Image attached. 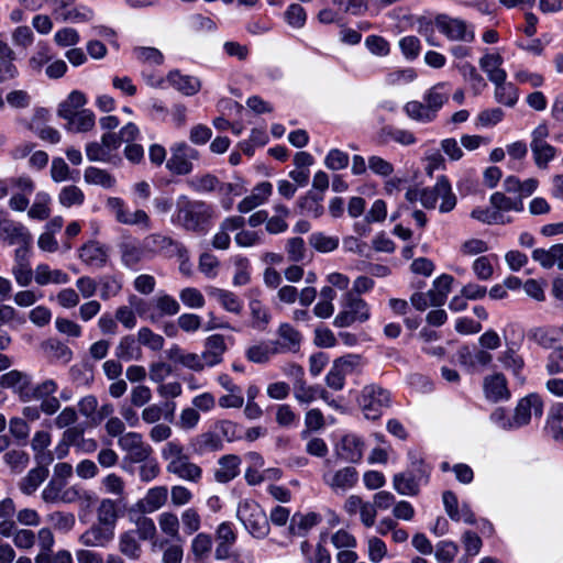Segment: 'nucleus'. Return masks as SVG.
Instances as JSON below:
<instances>
[{
  "instance_id": "2f4dec72",
  "label": "nucleus",
  "mask_w": 563,
  "mask_h": 563,
  "mask_svg": "<svg viewBox=\"0 0 563 563\" xmlns=\"http://www.w3.org/2000/svg\"><path fill=\"white\" fill-rule=\"evenodd\" d=\"M115 356L125 362L140 360L142 356V350L139 341H136L133 335L123 336L115 347Z\"/></svg>"
},
{
  "instance_id": "72a5a7b5",
  "label": "nucleus",
  "mask_w": 563,
  "mask_h": 563,
  "mask_svg": "<svg viewBox=\"0 0 563 563\" xmlns=\"http://www.w3.org/2000/svg\"><path fill=\"white\" fill-rule=\"evenodd\" d=\"M187 186L195 192L206 194L219 189V178L210 173L196 175L186 181Z\"/></svg>"
},
{
  "instance_id": "09e8293b",
  "label": "nucleus",
  "mask_w": 563,
  "mask_h": 563,
  "mask_svg": "<svg viewBox=\"0 0 563 563\" xmlns=\"http://www.w3.org/2000/svg\"><path fill=\"white\" fill-rule=\"evenodd\" d=\"M59 203L66 208L71 206H80L84 203L85 195L82 190L75 186H65L58 195Z\"/></svg>"
},
{
  "instance_id": "ddd939ff",
  "label": "nucleus",
  "mask_w": 563,
  "mask_h": 563,
  "mask_svg": "<svg viewBox=\"0 0 563 563\" xmlns=\"http://www.w3.org/2000/svg\"><path fill=\"white\" fill-rule=\"evenodd\" d=\"M363 452L364 441L354 433L344 434L334 445L336 457L346 463H358Z\"/></svg>"
},
{
  "instance_id": "49530a36",
  "label": "nucleus",
  "mask_w": 563,
  "mask_h": 563,
  "mask_svg": "<svg viewBox=\"0 0 563 563\" xmlns=\"http://www.w3.org/2000/svg\"><path fill=\"white\" fill-rule=\"evenodd\" d=\"M212 539L207 533H198L191 541V553L195 560L202 562L211 552Z\"/></svg>"
},
{
  "instance_id": "393cba45",
  "label": "nucleus",
  "mask_w": 563,
  "mask_h": 563,
  "mask_svg": "<svg viewBox=\"0 0 563 563\" xmlns=\"http://www.w3.org/2000/svg\"><path fill=\"white\" fill-rule=\"evenodd\" d=\"M222 439L214 432L201 433L191 442L192 450L198 455L219 451L222 449Z\"/></svg>"
},
{
  "instance_id": "9b49d317",
  "label": "nucleus",
  "mask_w": 563,
  "mask_h": 563,
  "mask_svg": "<svg viewBox=\"0 0 563 563\" xmlns=\"http://www.w3.org/2000/svg\"><path fill=\"white\" fill-rule=\"evenodd\" d=\"M143 242L144 249L151 252H159L169 257L177 256L180 260L188 257L185 245L169 236L155 233L146 236Z\"/></svg>"
},
{
  "instance_id": "774afa93",
  "label": "nucleus",
  "mask_w": 563,
  "mask_h": 563,
  "mask_svg": "<svg viewBox=\"0 0 563 563\" xmlns=\"http://www.w3.org/2000/svg\"><path fill=\"white\" fill-rule=\"evenodd\" d=\"M350 162L347 153L333 148L325 156L324 165L331 170H340L346 168Z\"/></svg>"
},
{
  "instance_id": "9d476101",
  "label": "nucleus",
  "mask_w": 563,
  "mask_h": 563,
  "mask_svg": "<svg viewBox=\"0 0 563 563\" xmlns=\"http://www.w3.org/2000/svg\"><path fill=\"white\" fill-rule=\"evenodd\" d=\"M361 360L358 354H347L336 358L325 377L328 387H343L345 376L356 371Z\"/></svg>"
},
{
  "instance_id": "052dcab7",
  "label": "nucleus",
  "mask_w": 563,
  "mask_h": 563,
  "mask_svg": "<svg viewBox=\"0 0 563 563\" xmlns=\"http://www.w3.org/2000/svg\"><path fill=\"white\" fill-rule=\"evenodd\" d=\"M49 196L46 192H38L36 199L29 210V217L37 220H46L49 217Z\"/></svg>"
},
{
  "instance_id": "7c9ffc66",
  "label": "nucleus",
  "mask_w": 563,
  "mask_h": 563,
  "mask_svg": "<svg viewBox=\"0 0 563 563\" xmlns=\"http://www.w3.org/2000/svg\"><path fill=\"white\" fill-rule=\"evenodd\" d=\"M141 539L130 530L119 537V550L130 560H139L142 555Z\"/></svg>"
},
{
  "instance_id": "412c9836",
  "label": "nucleus",
  "mask_w": 563,
  "mask_h": 563,
  "mask_svg": "<svg viewBox=\"0 0 563 563\" xmlns=\"http://www.w3.org/2000/svg\"><path fill=\"white\" fill-rule=\"evenodd\" d=\"M227 350L224 336L222 334H212L205 341V351L201 353L205 363L213 366L222 362V355Z\"/></svg>"
},
{
  "instance_id": "bf43d9fd",
  "label": "nucleus",
  "mask_w": 563,
  "mask_h": 563,
  "mask_svg": "<svg viewBox=\"0 0 563 563\" xmlns=\"http://www.w3.org/2000/svg\"><path fill=\"white\" fill-rule=\"evenodd\" d=\"M278 352V347H271L268 344H257L247 349L246 357L253 363H266L269 360L271 354Z\"/></svg>"
},
{
  "instance_id": "37998d69",
  "label": "nucleus",
  "mask_w": 563,
  "mask_h": 563,
  "mask_svg": "<svg viewBox=\"0 0 563 563\" xmlns=\"http://www.w3.org/2000/svg\"><path fill=\"white\" fill-rule=\"evenodd\" d=\"M404 111L406 114L416 121L431 122L435 119V114L431 112L426 103L420 101H409L405 104Z\"/></svg>"
},
{
  "instance_id": "4468645a",
  "label": "nucleus",
  "mask_w": 563,
  "mask_h": 563,
  "mask_svg": "<svg viewBox=\"0 0 563 563\" xmlns=\"http://www.w3.org/2000/svg\"><path fill=\"white\" fill-rule=\"evenodd\" d=\"M543 411V402L537 393H531L523 397L516 407L514 415L515 427H521L527 424L532 415L541 417Z\"/></svg>"
},
{
  "instance_id": "473e14b6",
  "label": "nucleus",
  "mask_w": 563,
  "mask_h": 563,
  "mask_svg": "<svg viewBox=\"0 0 563 563\" xmlns=\"http://www.w3.org/2000/svg\"><path fill=\"white\" fill-rule=\"evenodd\" d=\"M320 396L325 402L334 408H344L341 400L334 399L328 389H296V399L305 405L310 404L316 397Z\"/></svg>"
},
{
  "instance_id": "20e7f679",
  "label": "nucleus",
  "mask_w": 563,
  "mask_h": 563,
  "mask_svg": "<svg viewBox=\"0 0 563 563\" xmlns=\"http://www.w3.org/2000/svg\"><path fill=\"white\" fill-rule=\"evenodd\" d=\"M341 306L342 310L333 320V325L336 328H347L355 322L363 323L369 319L367 302L354 292H345Z\"/></svg>"
},
{
  "instance_id": "c85d7f7f",
  "label": "nucleus",
  "mask_w": 563,
  "mask_h": 563,
  "mask_svg": "<svg viewBox=\"0 0 563 563\" xmlns=\"http://www.w3.org/2000/svg\"><path fill=\"white\" fill-rule=\"evenodd\" d=\"M119 250L121 261L128 268H135L144 256V245L141 246L136 241H124L120 243Z\"/></svg>"
},
{
  "instance_id": "603ef678",
  "label": "nucleus",
  "mask_w": 563,
  "mask_h": 563,
  "mask_svg": "<svg viewBox=\"0 0 563 563\" xmlns=\"http://www.w3.org/2000/svg\"><path fill=\"white\" fill-rule=\"evenodd\" d=\"M158 526L163 533L173 539H179V519L177 515L165 511L158 516Z\"/></svg>"
},
{
  "instance_id": "aec40b11",
  "label": "nucleus",
  "mask_w": 563,
  "mask_h": 563,
  "mask_svg": "<svg viewBox=\"0 0 563 563\" xmlns=\"http://www.w3.org/2000/svg\"><path fill=\"white\" fill-rule=\"evenodd\" d=\"M167 497L166 486H155L150 488L145 496L136 503V507L142 514H152L166 504Z\"/></svg>"
},
{
  "instance_id": "338daca9",
  "label": "nucleus",
  "mask_w": 563,
  "mask_h": 563,
  "mask_svg": "<svg viewBox=\"0 0 563 563\" xmlns=\"http://www.w3.org/2000/svg\"><path fill=\"white\" fill-rule=\"evenodd\" d=\"M3 460L15 473H21L29 464V455L22 450L7 452Z\"/></svg>"
},
{
  "instance_id": "a18cd8bd",
  "label": "nucleus",
  "mask_w": 563,
  "mask_h": 563,
  "mask_svg": "<svg viewBox=\"0 0 563 563\" xmlns=\"http://www.w3.org/2000/svg\"><path fill=\"white\" fill-rule=\"evenodd\" d=\"M43 350L52 357L60 360L65 363L69 362L73 357L71 350L63 342L56 339H48L42 343Z\"/></svg>"
},
{
  "instance_id": "e2e57ef3",
  "label": "nucleus",
  "mask_w": 563,
  "mask_h": 563,
  "mask_svg": "<svg viewBox=\"0 0 563 563\" xmlns=\"http://www.w3.org/2000/svg\"><path fill=\"white\" fill-rule=\"evenodd\" d=\"M249 306L253 318V327L264 330L271 320L267 309L257 299L251 300Z\"/></svg>"
},
{
  "instance_id": "6e6552de",
  "label": "nucleus",
  "mask_w": 563,
  "mask_h": 563,
  "mask_svg": "<svg viewBox=\"0 0 563 563\" xmlns=\"http://www.w3.org/2000/svg\"><path fill=\"white\" fill-rule=\"evenodd\" d=\"M119 448L125 452L124 461L137 464L145 461L153 453L150 444L144 442L141 433L126 432L118 440Z\"/></svg>"
},
{
  "instance_id": "864d4df0",
  "label": "nucleus",
  "mask_w": 563,
  "mask_h": 563,
  "mask_svg": "<svg viewBox=\"0 0 563 563\" xmlns=\"http://www.w3.org/2000/svg\"><path fill=\"white\" fill-rule=\"evenodd\" d=\"M309 243L318 252L328 253L334 251L339 246V239L327 236L321 232H316L309 236Z\"/></svg>"
},
{
  "instance_id": "a211bd4d",
  "label": "nucleus",
  "mask_w": 563,
  "mask_h": 563,
  "mask_svg": "<svg viewBox=\"0 0 563 563\" xmlns=\"http://www.w3.org/2000/svg\"><path fill=\"white\" fill-rule=\"evenodd\" d=\"M0 236L10 245L31 244L32 235L21 223L14 221H3L0 224Z\"/></svg>"
},
{
  "instance_id": "f8f14e48",
  "label": "nucleus",
  "mask_w": 563,
  "mask_h": 563,
  "mask_svg": "<svg viewBox=\"0 0 563 563\" xmlns=\"http://www.w3.org/2000/svg\"><path fill=\"white\" fill-rule=\"evenodd\" d=\"M107 208L114 213L119 223L126 225H143L146 229L151 227L150 217L144 210L130 212L125 209L123 199L119 197H110L107 200Z\"/></svg>"
},
{
  "instance_id": "e433bc0d",
  "label": "nucleus",
  "mask_w": 563,
  "mask_h": 563,
  "mask_svg": "<svg viewBox=\"0 0 563 563\" xmlns=\"http://www.w3.org/2000/svg\"><path fill=\"white\" fill-rule=\"evenodd\" d=\"M438 190L442 199L439 210L442 213L452 211L456 206V196L452 192L450 180L445 175L438 177Z\"/></svg>"
},
{
  "instance_id": "680f3d73",
  "label": "nucleus",
  "mask_w": 563,
  "mask_h": 563,
  "mask_svg": "<svg viewBox=\"0 0 563 563\" xmlns=\"http://www.w3.org/2000/svg\"><path fill=\"white\" fill-rule=\"evenodd\" d=\"M142 541L152 540L156 534V527L153 519L142 516L135 522V528L130 529Z\"/></svg>"
},
{
  "instance_id": "2eb2a0df",
  "label": "nucleus",
  "mask_w": 563,
  "mask_h": 563,
  "mask_svg": "<svg viewBox=\"0 0 563 563\" xmlns=\"http://www.w3.org/2000/svg\"><path fill=\"white\" fill-rule=\"evenodd\" d=\"M124 509L125 501L122 499L102 498L96 509L97 522L114 530Z\"/></svg>"
},
{
  "instance_id": "8fccbe9b",
  "label": "nucleus",
  "mask_w": 563,
  "mask_h": 563,
  "mask_svg": "<svg viewBox=\"0 0 563 563\" xmlns=\"http://www.w3.org/2000/svg\"><path fill=\"white\" fill-rule=\"evenodd\" d=\"M459 553V547L455 542L443 540L437 543L434 556L438 563H453Z\"/></svg>"
},
{
  "instance_id": "4be33fe9",
  "label": "nucleus",
  "mask_w": 563,
  "mask_h": 563,
  "mask_svg": "<svg viewBox=\"0 0 563 563\" xmlns=\"http://www.w3.org/2000/svg\"><path fill=\"white\" fill-rule=\"evenodd\" d=\"M15 52L7 42L0 40V82H5L18 77L19 70L14 65Z\"/></svg>"
},
{
  "instance_id": "0eeeda50",
  "label": "nucleus",
  "mask_w": 563,
  "mask_h": 563,
  "mask_svg": "<svg viewBox=\"0 0 563 563\" xmlns=\"http://www.w3.org/2000/svg\"><path fill=\"white\" fill-rule=\"evenodd\" d=\"M331 461H324L322 481L334 494H345L358 482V472L353 466H343L339 470L330 467Z\"/></svg>"
},
{
  "instance_id": "b1692460",
  "label": "nucleus",
  "mask_w": 563,
  "mask_h": 563,
  "mask_svg": "<svg viewBox=\"0 0 563 563\" xmlns=\"http://www.w3.org/2000/svg\"><path fill=\"white\" fill-rule=\"evenodd\" d=\"M20 397L24 400L30 399L31 397L41 400V409L47 413H55L59 407V400L56 396L49 395L48 393H43V389H18Z\"/></svg>"
},
{
  "instance_id": "a19ab883",
  "label": "nucleus",
  "mask_w": 563,
  "mask_h": 563,
  "mask_svg": "<svg viewBox=\"0 0 563 563\" xmlns=\"http://www.w3.org/2000/svg\"><path fill=\"white\" fill-rule=\"evenodd\" d=\"M278 335L284 340L282 349L297 352L300 346L301 334L289 323H282L278 328Z\"/></svg>"
},
{
  "instance_id": "dca6fc26",
  "label": "nucleus",
  "mask_w": 563,
  "mask_h": 563,
  "mask_svg": "<svg viewBox=\"0 0 563 563\" xmlns=\"http://www.w3.org/2000/svg\"><path fill=\"white\" fill-rule=\"evenodd\" d=\"M78 256L86 265L102 268L108 263L109 250L100 242L90 240L80 246Z\"/></svg>"
},
{
  "instance_id": "1a4fd4ad",
  "label": "nucleus",
  "mask_w": 563,
  "mask_h": 563,
  "mask_svg": "<svg viewBox=\"0 0 563 563\" xmlns=\"http://www.w3.org/2000/svg\"><path fill=\"white\" fill-rule=\"evenodd\" d=\"M389 399L387 389H364L357 401L365 418L374 420L382 415L383 408L388 406Z\"/></svg>"
},
{
  "instance_id": "39448f33",
  "label": "nucleus",
  "mask_w": 563,
  "mask_h": 563,
  "mask_svg": "<svg viewBox=\"0 0 563 563\" xmlns=\"http://www.w3.org/2000/svg\"><path fill=\"white\" fill-rule=\"evenodd\" d=\"M170 157L166 161V168L176 176L189 175L194 170V161L200 158V153L185 141L176 142L170 146Z\"/></svg>"
},
{
  "instance_id": "f3484780",
  "label": "nucleus",
  "mask_w": 563,
  "mask_h": 563,
  "mask_svg": "<svg viewBox=\"0 0 563 563\" xmlns=\"http://www.w3.org/2000/svg\"><path fill=\"white\" fill-rule=\"evenodd\" d=\"M113 537L114 530L96 522L80 534L79 542L85 547L103 548Z\"/></svg>"
},
{
  "instance_id": "bb28decb",
  "label": "nucleus",
  "mask_w": 563,
  "mask_h": 563,
  "mask_svg": "<svg viewBox=\"0 0 563 563\" xmlns=\"http://www.w3.org/2000/svg\"><path fill=\"white\" fill-rule=\"evenodd\" d=\"M321 521V516L317 512L300 514L296 512L289 525V531L296 536H305L311 528Z\"/></svg>"
},
{
  "instance_id": "6e6d98bb",
  "label": "nucleus",
  "mask_w": 563,
  "mask_h": 563,
  "mask_svg": "<svg viewBox=\"0 0 563 563\" xmlns=\"http://www.w3.org/2000/svg\"><path fill=\"white\" fill-rule=\"evenodd\" d=\"M137 60L144 64L162 65L164 63V55L155 47L137 46L133 49Z\"/></svg>"
},
{
  "instance_id": "69168bd1",
  "label": "nucleus",
  "mask_w": 563,
  "mask_h": 563,
  "mask_svg": "<svg viewBox=\"0 0 563 563\" xmlns=\"http://www.w3.org/2000/svg\"><path fill=\"white\" fill-rule=\"evenodd\" d=\"M95 16L93 10L86 5H78L62 13L63 21H70L74 23L88 22Z\"/></svg>"
},
{
  "instance_id": "f704fd0d",
  "label": "nucleus",
  "mask_w": 563,
  "mask_h": 563,
  "mask_svg": "<svg viewBox=\"0 0 563 563\" xmlns=\"http://www.w3.org/2000/svg\"><path fill=\"white\" fill-rule=\"evenodd\" d=\"M175 404L166 401L163 406L152 405L142 411V418L147 423H155L161 418L170 420L174 416Z\"/></svg>"
},
{
  "instance_id": "f257e3e1",
  "label": "nucleus",
  "mask_w": 563,
  "mask_h": 563,
  "mask_svg": "<svg viewBox=\"0 0 563 563\" xmlns=\"http://www.w3.org/2000/svg\"><path fill=\"white\" fill-rule=\"evenodd\" d=\"M212 207L202 200H191L183 195L178 197L173 222L187 231L205 233L212 217Z\"/></svg>"
},
{
  "instance_id": "3c124183",
  "label": "nucleus",
  "mask_w": 563,
  "mask_h": 563,
  "mask_svg": "<svg viewBox=\"0 0 563 563\" xmlns=\"http://www.w3.org/2000/svg\"><path fill=\"white\" fill-rule=\"evenodd\" d=\"M518 89L512 82H506L495 88V99L498 103L514 107L518 101Z\"/></svg>"
},
{
  "instance_id": "c03bdc74",
  "label": "nucleus",
  "mask_w": 563,
  "mask_h": 563,
  "mask_svg": "<svg viewBox=\"0 0 563 563\" xmlns=\"http://www.w3.org/2000/svg\"><path fill=\"white\" fill-rule=\"evenodd\" d=\"M499 361L506 368L512 371V374L518 379V384L525 383V378L521 376L520 373L523 367V360L516 353L514 349L509 347L507 351H505L503 355L499 357Z\"/></svg>"
},
{
  "instance_id": "a878e982",
  "label": "nucleus",
  "mask_w": 563,
  "mask_h": 563,
  "mask_svg": "<svg viewBox=\"0 0 563 563\" xmlns=\"http://www.w3.org/2000/svg\"><path fill=\"white\" fill-rule=\"evenodd\" d=\"M207 294L217 299L223 309H225L229 312L240 314L243 308L242 301L239 299V297L233 294L232 291L217 288V287H209L207 289Z\"/></svg>"
},
{
  "instance_id": "58836bf2",
  "label": "nucleus",
  "mask_w": 563,
  "mask_h": 563,
  "mask_svg": "<svg viewBox=\"0 0 563 563\" xmlns=\"http://www.w3.org/2000/svg\"><path fill=\"white\" fill-rule=\"evenodd\" d=\"M445 84H438L427 91L424 102L428 109L437 115L442 106L448 102L449 93L443 91Z\"/></svg>"
},
{
  "instance_id": "5fc2aeb1",
  "label": "nucleus",
  "mask_w": 563,
  "mask_h": 563,
  "mask_svg": "<svg viewBox=\"0 0 563 563\" xmlns=\"http://www.w3.org/2000/svg\"><path fill=\"white\" fill-rule=\"evenodd\" d=\"M66 483L57 478H51L42 490V499L46 504H60V497Z\"/></svg>"
},
{
  "instance_id": "4c0bfd02",
  "label": "nucleus",
  "mask_w": 563,
  "mask_h": 563,
  "mask_svg": "<svg viewBox=\"0 0 563 563\" xmlns=\"http://www.w3.org/2000/svg\"><path fill=\"white\" fill-rule=\"evenodd\" d=\"M530 148L533 155L534 164L541 168H548L549 163L555 157L556 148L547 143H530Z\"/></svg>"
},
{
  "instance_id": "c756f323",
  "label": "nucleus",
  "mask_w": 563,
  "mask_h": 563,
  "mask_svg": "<svg viewBox=\"0 0 563 563\" xmlns=\"http://www.w3.org/2000/svg\"><path fill=\"white\" fill-rule=\"evenodd\" d=\"M421 483L408 471L397 473L393 477V486L400 495L415 496L419 493Z\"/></svg>"
},
{
  "instance_id": "f03ea898",
  "label": "nucleus",
  "mask_w": 563,
  "mask_h": 563,
  "mask_svg": "<svg viewBox=\"0 0 563 563\" xmlns=\"http://www.w3.org/2000/svg\"><path fill=\"white\" fill-rule=\"evenodd\" d=\"M162 456L168 462L166 466L168 473L194 483L201 478V467L190 462L184 452V446L178 441L167 442L162 450Z\"/></svg>"
},
{
  "instance_id": "423d86ee",
  "label": "nucleus",
  "mask_w": 563,
  "mask_h": 563,
  "mask_svg": "<svg viewBox=\"0 0 563 563\" xmlns=\"http://www.w3.org/2000/svg\"><path fill=\"white\" fill-rule=\"evenodd\" d=\"M434 25L449 41L472 43L475 40L473 25L462 19L441 13L435 16Z\"/></svg>"
},
{
  "instance_id": "79ce46f5",
  "label": "nucleus",
  "mask_w": 563,
  "mask_h": 563,
  "mask_svg": "<svg viewBox=\"0 0 563 563\" xmlns=\"http://www.w3.org/2000/svg\"><path fill=\"white\" fill-rule=\"evenodd\" d=\"M101 487L107 494L117 496V499L125 500V483L115 473H110L101 479Z\"/></svg>"
},
{
  "instance_id": "cd10ccee",
  "label": "nucleus",
  "mask_w": 563,
  "mask_h": 563,
  "mask_svg": "<svg viewBox=\"0 0 563 563\" xmlns=\"http://www.w3.org/2000/svg\"><path fill=\"white\" fill-rule=\"evenodd\" d=\"M48 468L36 466L27 472V474L20 481L19 488L24 495H32L40 485L47 478Z\"/></svg>"
},
{
  "instance_id": "6ab92c4d",
  "label": "nucleus",
  "mask_w": 563,
  "mask_h": 563,
  "mask_svg": "<svg viewBox=\"0 0 563 563\" xmlns=\"http://www.w3.org/2000/svg\"><path fill=\"white\" fill-rule=\"evenodd\" d=\"M241 459L235 454L223 455L218 460V467L214 470V481L227 484L240 474Z\"/></svg>"
},
{
  "instance_id": "4d7b16f0",
  "label": "nucleus",
  "mask_w": 563,
  "mask_h": 563,
  "mask_svg": "<svg viewBox=\"0 0 563 563\" xmlns=\"http://www.w3.org/2000/svg\"><path fill=\"white\" fill-rule=\"evenodd\" d=\"M137 341L140 344H143L152 351L162 350L165 343V340L162 335L154 333L147 327H143L139 330Z\"/></svg>"
},
{
  "instance_id": "ea45409f",
  "label": "nucleus",
  "mask_w": 563,
  "mask_h": 563,
  "mask_svg": "<svg viewBox=\"0 0 563 563\" xmlns=\"http://www.w3.org/2000/svg\"><path fill=\"white\" fill-rule=\"evenodd\" d=\"M461 75L465 80H467L474 91L475 95L482 92V90L487 86L483 76L476 70L475 66L471 63H463L457 66Z\"/></svg>"
},
{
  "instance_id": "c9c22d12",
  "label": "nucleus",
  "mask_w": 563,
  "mask_h": 563,
  "mask_svg": "<svg viewBox=\"0 0 563 563\" xmlns=\"http://www.w3.org/2000/svg\"><path fill=\"white\" fill-rule=\"evenodd\" d=\"M84 179L87 184L98 185L106 189L112 188L115 185V178L110 173L93 166L86 168Z\"/></svg>"
},
{
  "instance_id": "de8ad7c7",
  "label": "nucleus",
  "mask_w": 563,
  "mask_h": 563,
  "mask_svg": "<svg viewBox=\"0 0 563 563\" xmlns=\"http://www.w3.org/2000/svg\"><path fill=\"white\" fill-rule=\"evenodd\" d=\"M47 521L52 525L54 529L64 533L69 532L75 527L76 523L74 514L63 511H54L49 514L47 516Z\"/></svg>"
},
{
  "instance_id": "0e129e2a",
  "label": "nucleus",
  "mask_w": 563,
  "mask_h": 563,
  "mask_svg": "<svg viewBox=\"0 0 563 563\" xmlns=\"http://www.w3.org/2000/svg\"><path fill=\"white\" fill-rule=\"evenodd\" d=\"M70 375L77 387L90 385L93 382V371L88 364L74 365L70 368Z\"/></svg>"
},
{
  "instance_id": "7ed1b4c3",
  "label": "nucleus",
  "mask_w": 563,
  "mask_h": 563,
  "mask_svg": "<svg viewBox=\"0 0 563 563\" xmlns=\"http://www.w3.org/2000/svg\"><path fill=\"white\" fill-rule=\"evenodd\" d=\"M236 518L255 539H265L271 532L266 512L255 500H241L236 508Z\"/></svg>"
},
{
  "instance_id": "5701e85b",
  "label": "nucleus",
  "mask_w": 563,
  "mask_h": 563,
  "mask_svg": "<svg viewBox=\"0 0 563 563\" xmlns=\"http://www.w3.org/2000/svg\"><path fill=\"white\" fill-rule=\"evenodd\" d=\"M167 80L175 89L185 96H194L201 88V82L197 77L181 75L177 69L168 73Z\"/></svg>"
},
{
  "instance_id": "13d9d810",
  "label": "nucleus",
  "mask_w": 563,
  "mask_h": 563,
  "mask_svg": "<svg viewBox=\"0 0 563 563\" xmlns=\"http://www.w3.org/2000/svg\"><path fill=\"white\" fill-rule=\"evenodd\" d=\"M30 385V376L18 369H12L0 377V387H29Z\"/></svg>"
}]
</instances>
